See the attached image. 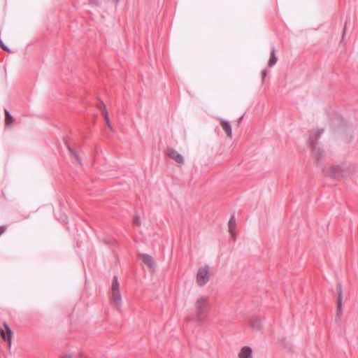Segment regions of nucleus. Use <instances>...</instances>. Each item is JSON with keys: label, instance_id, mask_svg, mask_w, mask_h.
Wrapping results in <instances>:
<instances>
[{"label": "nucleus", "instance_id": "f257e3e1", "mask_svg": "<svg viewBox=\"0 0 358 358\" xmlns=\"http://www.w3.org/2000/svg\"><path fill=\"white\" fill-rule=\"evenodd\" d=\"M209 299L207 296L199 297L194 303V309L196 319L199 321H203L208 310Z\"/></svg>", "mask_w": 358, "mask_h": 358}, {"label": "nucleus", "instance_id": "f03ea898", "mask_svg": "<svg viewBox=\"0 0 358 358\" xmlns=\"http://www.w3.org/2000/svg\"><path fill=\"white\" fill-rule=\"evenodd\" d=\"M323 129L317 130L314 134L311 135L310 137V146L312 149L313 154L317 161L320 160L323 158L324 154L323 151L319 148H317L315 141L317 138H320V136L322 134Z\"/></svg>", "mask_w": 358, "mask_h": 358}, {"label": "nucleus", "instance_id": "7ed1b4c3", "mask_svg": "<svg viewBox=\"0 0 358 358\" xmlns=\"http://www.w3.org/2000/svg\"><path fill=\"white\" fill-rule=\"evenodd\" d=\"M208 266L199 268L196 275V282L199 286H203L208 282Z\"/></svg>", "mask_w": 358, "mask_h": 358}, {"label": "nucleus", "instance_id": "20e7f679", "mask_svg": "<svg viewBox=\"0 0 358 358\" xmlns=\"http://www.w3.org/2000/svg\"><path fill=\"white\" fill-rule=\"evenodd\" d=\"M166 155L174 160L176 163L179 164H184V158L178 152L177 150H176L173 148H168L166 150Z\"/></svg>", "mask_w": 358, "mask_h": 358}, {"label": "nucleus", "instance_id": "39448f33", "mask_svg": "<svg viewBox=\"0 0 358 358\" xmlns=\"http://www.w3.org/2000/svg\"><path fill=\"white\" fill-rule=\"evenodd\" d=\"M0 334L2 338L6 340L8 345L10 346L13 331L6 323H4V329H0Z\"/></svg>", "mask_w": 358, "mask_h": 358}, {"label": "nucleus", "instance_id": "423d86ee", "mask_svg": "<svg viewBox=\"0 0 358 358\" xmlns=\"http://www.w3.org/2000/svg\"><path fill=\"white\" fill-rule=\"evenodd\" d=\"M110 299L113 306L117 308H120L122 305V296L120 291L110 292Z\"/></svg>", "mask_w": 358, "mask_h": 358}, {"label": "nucleus", "instance_id": "0eeeda50", "mask_svg": "<svg viewBox=\"0 0 358 358\" xmlns=\"http://www.w3.org/2000/svg\"><path fill=\"white\" fill-rule=\"evenodd\" d=\"M141 258L143 262L146 264L149 268H152L155 266L154 259L148 254H141Z\"/></svg>", "mask_w": 358, "mask_h": 358}, {"label": "nucleus", "instance_id": "6e6552de", "mask_svg": "<svg viewBox=\"0 0 358 358\" xmlns=\"http://www.w3.org/2000/svg\"><path fill=\"white\" fill-rule=\"evenodd\" d=\"M239 358H252V350L251 348L245 346L243 347L238 354Z\"/></svg>", "mask_w": 358, "mask_h": 358}, {"label": "nucleus", "instance_id": "1a4fd4ad", "mask_svg": "<svg viewBox=\"0 0 358 358\" xmlns=\"http://www.w3.org/2000/svg\"><path fill=\"white\" fill-rule=\"evenodd\" d=\"M337 290H338L337 310H338V315H340L342 312V286L341 284L337 285Z\"/></svg>", "mask_w": 358, "mask_h": 358}, {"label": "nucleus", "instance_id": "9d476101", "mask_svg": "<svg viewBox=\"0 0 358 358\" xmlns=\"http://www.w3.org/2000/svg\"><path fill=\"white\" fill-rule=\"evenodd\" d=\"M221 126H222L223 130L224 131V132L228 136V137L231 138H232V131H231V126L230 123L227 120H221Z\"/></svg>", "mask_w": 358, "mask_h": 358}, {"label": "nucleus", "instance_id": "9b49d317", "mask_svg": "<svg viewBox=\"0 0 358 358\" xmlns=\"http://www.w3.org/2000/svg\"><path fill=\"white\" fill-rule=\"evenodd\" d=\"M101 105L103 107V115L106 121V124L110 129H112V126L110 122L108 111L106 109V106L103 102H101Z\"/></svg>", "mask_w": 358, "mask_h": 358}, {"label": "nucleus", "instance_id": "f8f14e48", "mask_svg": "<svg viewBox=\"0 0 358 358\" xmlns=\"http://www.w3.org/2000/svg\"><path fill=\"white\" fill-rule=\"evenodd\" d=\"M120 291V284L118 282L117 276L115 275L113 278L112 285L110 287V292H119Z\"/></svg>", "mask_w": 358, "mask_h": 358}, {"label": "nucleus", "instance_id": "ddd939ff", "mask_svg": "<svg viewBox=\"0 0 358 358\" xmlns=\"http://www.w3.org/2000/svg\"><path fill=\"white\" fill-rule=\"evenodd\" d=\"M250 324L252 328L259 329L262 327L261 322L259 319L252 317L250 320Z\"/></svg>", "mask_w": 358, "mask_h": 358}, {"label": "nucleus", "instance_id": "4468645a", "mask_svg": "<svg viewBox=\"0 0 358 358\" xmlns=\"http://www.w3.org/2000/svg\"><path fill=\"white\" fill-rule=\"evenodd\" d=\"M277 61H278V58L275 55V49L273 48L271 53V58L268 62V65L269 66H273V65H275L276 64Z\"/></svg>", "mask_w": 358, "mask_h": 358}, {"label": "nucleus", "instance_id": "2eb2a0df", "mask_svg": "<svg viewBox=\"0 0 358 358\" xmlns=\"http://www.w3.org/2000/svg\"><path fill=\"white\" fill-rule=\"evenodd\" d=\"M323 172H324V175H326V176H328L330 177H336L337 169L334 168V167H331L329 169V171L327 169H324Z\"/></svg>", "mask_w": 358, "mask_h": 358}, {"label": "nucleus", "instance_id": "dca6fc26", "mask_svg": "<svg viewBox=\"0 0 358 358\" xmlns=\"http://www.w3.org/2000/svg\"><path fill=\"white\" fill-rule=\"evenodd\" d=\"M13 122V118L10 114L8 110H5V124L6 126H10Z\"/></svg>", "mask_w": 358, "mask_h": 358}, {"label": "nucleus", "instance_id": "f3484780", "mask_svg": "<svg viewBox=\"0 0 358 358\" xmlns=\"http://www.w3.org/2000/svg\"><path fill=\"white\" fill-rule=\"evenodd\" d=\"M229 231L231 234L234 233V231L236 227V220L234 217H231V219L229 221Z\"/></svg>", "mask_w": 358, "mask_h": 358}, {"label": "nucleus", "instance_id": "a211bd4d", "mask_svg": "<svg viewBox=\"0 0 358 358\" xmlns=\"http://www.w3.org/2000/svg\"><path fill=\"white\" fill-rule=\"evenodd\" d=\"M69 150L71 152V154L73 156V157L75 158L76 161L79 164H82V161H81V159L80 158L78 152L76 150H73L72 148H71L69 147Z\"/></svg>", "mask_w": 358, "mask_h": 358}, {"label": "nucleus", "instance_id": "6ab92c4d", "mask_svg": "<svg viewBox=\"0 0 358 358\" xmlns=\"http://www.w3.org/2000/svg\"><path fill=\"white\" fill-rule=\"evenodd\" d=\"M0 47H1L3 50H5V51H6V52H10V49H9L6 45H5L3 43V42H2V41H1V39H0Z\"/></svg>", "mask_w": 358, "mask_h": 358}, {"label": "nucleus", "instance_id": "aec40b11", "mask_svg": "<svg viewBox=\"0 0 358 358\" xmlns=\"http://www.w3.org/2000/svg\"><path fill=\"white\" fill-rule=\"evenodd\" d=\"M7 227L6 226H0V236L6 232Z\"/></svg>", "mask_w": 358, "mask_h": 358}, {"label": "nucleus", "instance_id": "412c9836", "mask_svg": "<svg viewBox=\"0 0 358 358\" xmlns=\"http://www.w3.org/2000/svg\"><path fill=\"white\" fill-rule=\"evenodd\" d=\"M135 224L139 226L141 224V220L139 217H135L134 218Z\"/></svg>", "mask_w": 358, "mask_h": 358}, {"label": "nucleus", "instance_id": "4be33fe9", "mask_svg": "<svg viewBox=\"0 0 358 358\" xmlns=\"http://www.w3.org/2000/svg\"><path fill=\"white\" fill-rule=\"evenodd\" d=\"M267 75V71L266 70H263L262 71V80H264L265 78V77Z\"/></svg>", "mask_w": 358, "mask_h": 358}, {"label": "nucleus", "instance_id": "5701e85b", "mask_svg": "<svg viewBox=\"0 0 358 358\" xmlns=\"http://www.w3.org/2000/svg\"><path fill=\"white\" fill-rule=\"evenodd\" d=\"M60 358H72V357L70 355H65L61 357Z\"/></svg>", "mask_w": 358, "mask_h": 358}, {"label": "nucleus", "instance_id": "b1692460", "mask_svg": "<svg viewBox=\"0 0 358 358\" xmlns=\"http://www.w3.org/2000/svg\"><path fill=\"white\" fill-rule=\"evenodd\" d=\"M116 4H117L120 0H113Z\"/></svg>", "mask_w": 358, "mask_h": 358}, {"label": "nucleus", "instance_id": "393cba45", "mask_svg": "<svg viewBox=\"0 0 358 358\" xmlns=\"http://www.w3.org/2000/svg\"><path fill=\"white\" fill-rule=\"evenodd\" d=\"M80 358H87V357H80Z\"/></svg>", "mask_w": 358, "mask_h": 358}]
</instances>
